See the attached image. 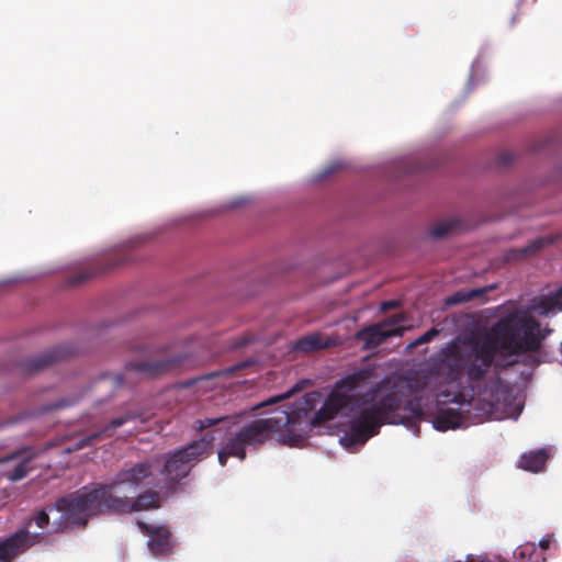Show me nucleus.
Wrapping results in <instances>:
<instances>
[{"instance_id":"nucleus-22","label":"nucleus","mask_w":562,"mask_h":562,"mask_svg":"<svg viewBox=\"0 0 562 562\" xmlns=\"http://www.w3.org/2000/svg\"><path fill=\"white\" fill-rule=\"evenodd\" d=\"M32 524H35L40 529H44L49 524V515L44 509L38 510L31 516L26 526H31Z\"/></svg>"},{"instance_id":"nucleus-21","label":"nucleus","mask_w":562,"mask_h":562,"mask_svg":"<svg viewBox=\"0 0 562 562\" xmlns=\"http://www.w3.org/2000/svg\"><path fill=\"white\" fill-rule=\"evenodd\" d=\"M457 222L454 221H443L436 225H434L430 229V235L435 238H441L453 232Z\"/></svg>"},{"instance_id":"nucleus-3","label":"nucleus","mask_w":562,"mask_h":562,"mask_svg":"<svg viewBox=\"0 0 562 562\" xmlns=\"http://www.w3.org/2000/svg\"><path fill=\"white\" fill-rule=\"evenodd\" d=\"M156 477L150 461L146 460L120 471L112 482L95 484L90 491L77 492L60 497L55 508L61 513L65 521L85 527L91 516L104 514V499L101 494L123 497L136 493L139 488L153 485Z\"/></svg>"},{"instance_id":"nucleus-17","label":"nucleus","mask_w":562,"mask_h":562,"mask_svg":"<svg viewBox=\"0 0 562 562\" xmlns=\"http://www.w3.org/2000/svg\"><path fill=\"white\" fill-rule=\"evenodd\" d=\"M549 243L550 240L547 238L535 239L525 247L508 249L505 252L504 258L507 262L525 259L531 255H535Z\"/></svg>"},{"instance_id":"nucleus-6","label":"nucleus","mask_w":562,"mask_h":562,"mask_svg":"<svg viewBox=\"0 0 562 562\" xmlns=\"http://www.w3.org/2000/svg\"><path fill=\"white\" fill-rule=\"evenodd\" d=\"M144 360L130 361L125 364L123 373L106 375L103 381H110L115 387L122 386L127 382L130 375L138 379H155L170 374L180 370L183 366L182 356H159L153 355Z\"/></svg>"},{"instance_id":"nucleus-23","label":"nucleus","mask_w":562,"mask_h":562,"mask_svg":"<svg viewBox=\"0 0 562 562\" xmlns=\"http://www.w3.org/2000/svg\"><path fill=\"white\" fill-rule=\"evenodd\" d=\"M439 335V330L436 327L430 328L425 334L416 338L414 341H412L407 348L413 349L419 345L427 344L431 341L435 337Z\"/></svg>"},{"instance_id":"nucleus-27","label":"nucleus","mask_w":562,"mask_h":562,"mask_svg":"<svg viewBox=\"0 0 562 562\" xmlns=\"http://www.w3.org/2000/svg\"><path fill=\"white\" fill-rule=\"evenodd\" d=\"M552 538L550 535H546L539 542V546L542 550L549 549L551 544Z\"/></svg>"},{"instance_id":"nucleus-20","label":"nucleus","mask_w":562,"mask_h":562,"mask_svg":"<svg viewBox=\"0 0 562 562\" xmlns=\"http://www.w3.org/2000/svg\"><path fill=\"white\" fill-rule=\"evenodd\" d=\"M231 418L228 416H220V417H206L203 419H198L193 424V428L198 431H203L210 427L226 424Z\"/></svg>"},{"instance_id":"nucleus-1","label":"nucleus","mask_w":562,"mask_h":562,"mask_svg":"<svg viewBox=\"0 0 562 562\" xmlns=\"http://www.w3.org/2000/svg\"><path fill=\"white\" fill-rule=\"evenodd\" d=\"M374 375L373 368H362L337 381L317 411L315 406L321 394L310 392L292 405L274 409L269 417L243 426L231 434L220 449V464L225 467L229 457L245 460L246 448H257L270 438L291 447L297 446L312 427L331 420L340 412L360 411L340 439L346 447L366 443L379 434L383 424H406L411 417L422 419L425 416L422 397L408 398L395 387L374 401L380 392V383H372Z\"/></svg>"},{"instance_id":"nucleus-28","label":"nucleus","mask_w":562,"mask_h":562,"mask_svg":"<svg viewBox=\"0 0 562 562\" xmlns=\"http://www.w3.org/2000/svg\"><path fill=\"white\" fill-rule=\"evenodd\" d=\"M514 160V157L512 154H504L501 156V162L503 165H508Z\"/></svg>"},{"instance_id":"nucleus-12","label":"nucleus","mask_w":562,"mask_h":562,"mask_svg":"<svg viewBox=\"0 0 562 562\" xmlns=\"http://www.w3.org/2000/svg\"><path fill=\"white\" fill-rule=\"evenodd\" d=\"M37 456V452L31 448H23L15 453L11 454L7 458V460L11 459H20V461L14 464L13 469L8 472L7 476L10 481L16 482L24 479L31 470L29 465L30 462Z\"/></svg>"},{"instance_id":"nucleus-8","label":"nucleus","mask_w":562,"mask_h":562,"mask_svg":"<svg viewBox=\"0 0 562 562\" xmlns=\"http://www.w3.org/2000/svg\"><path fill=\"white\" fill-rule=\"evenodd\" d=\"M403 321L404 317L402 315H395L387 322L367 326L357 331L356 339L363 342V349H373L383 344L390 337L402 336L406 328L397 326V324Z\"/></svg>"},{"instance_id":"nucleus-7","label":"nucleus","mask_w":562,"mask_h":562,"mask_svg":"<svg viewBox=\"0 0 562 562\" xmlns=\"http://www.w3.org/2000/svg\"><path fill=\"white\" fill-rule=\"evenodd\" d=\"M103 497V512L104 514H130L134 512L157 509L161 504V496L157 491L147 490L136 498L128 496L111 497L110 495L101 494Z\"/></svg>"},{"instance_id":"nucleus-13","label":"nucleus","mask_w":562,"mask_h":562,"mask_svg":"<svg viewBox=\"0 0 562 562\" xmlns=\"http://www.w3.org/2000/svg\"><path fill=\"white\" fill-rule=\"evenodd\" d=\"M530 311L540 316L562 312V286L554 293L533 299L530 304Z\"/></svg>"},{"instance_id":"nucleus-15","label":"nucleus","mask_w":562,"mask_h":562,"mask_svg":"<svg viewBox=\"0 0 562 562\" xmlns=\"http://www.w3.org/2000/svg\"><path fill=\"white\" fill-rule=\"evenodd\" d=\"M329 339L322 334L313 333L297 339L293 345V350L301 351L303 353L313 352L316 350L325 349L329 347Z\"/></svg>"},{"instance_id":"nucleus-14","label":"nucleus","mask_w":562,"mask_h":562,"mask_svg":"<svg viewBox=\"0 0 562 562\" xmlns=\"http://www.w3.org/2000/svg\"><path fill=\"white\" fill-rule=\"evenodd\" d=\"M135 416L132 413H126L123 416L113 418L104 428L100 431L92 432L85 438H82L77 445V449H81L83 447H88L93 445L97 440L109 438L113 436L116 428L123 426L128 420L133 419Z\"/></svg>"},{"instance_id":"nucleus-30","label":"nucleus","mask_w":562,"mask_h":562,"mask_svg":"<svg viewBox=\"0 0 562 562\" xmlns=\"http://www.w3.org/2000/svg\"><path fill=\"white\" fill-rule=\"evenodd\" d=\"M284 397H286V395L274 397V398L270 400L269 403H276Z\"/></svg>"},{"instance_id":"nucleus-4","label":"nucleus","mask_w":562,"mask_h":562,"mask_svg":"<svg viewBox=\"0 0 562 562\" xmlns=\"http://www.w3.org/2000/svg\"><path fill=\"white\" fill-rule=\"evenodd\" d=\"M457 397V395H453L450 401L457 404L458 407L438 408V413L432 419L434 427L437 430L446 431L467 427L472 417L476 423L487 419H503L508 415L512 396L508 387L496 375L479 392L476 398L473 397L468 403H459Z\"/></svg>"},{"instance_id":"nucleus-2","label":"nucleus","mask_w":562,"mask_h":562,"mask_svg":"<svg viewBox=\"0 0 562 562\" xmlns=\"http://www.w3.org/2000/svg\"><path fill=\"white\" fill-rule=\"evenodd\" d=\"M552 333L542 327L529 310L515 308L492 325L481 342L450 344L440 351L435 369L448 382L467 375L471 384L481 382L492 368L495 357H504L497 366L508 368L518 363L512 357L538 352Z\"/></svg>"},{"instance_id":"nucleus-11","label":"nucleus","mask_w":562,"mask_h":562,"mask_svg":"<svg viewBox=\"0 0 562 562\" xmlns=\"http://www.w3.org/2000/svg\"><path fill=\"white\" fill-rule=\"evenodd\" d=\"M75 353V350L69 345L56 346L35 358L27 360L24 363V371L27 373H34L40 370L46 369L49 366L69 358Z\"/></svg>"},{"instance_id":"nucleus-18","label":"nucleus","mask_w":562,"mask_h":562,"mask_svg":"<svg viewBox=\"0 0 562 562\" xmlns=\"http://www.w3.org/2000/svg\"><path fill=\"white\" fill-rule=\"evenodd\" d=\"M125 261H127V258L125 256L124 257L115 256L113 259H111V261L105 267H103L101 269L92 270V271H86V272H81V273L72 276L69 279V284L70 285L81 284L82 282L89 280L92 277H95V276H98V274H100L102 272H105V271H108L110 269L119 267L120 265L124 263Z\"/></svg>"},{"instance_id":"nucleus-19","label":"nucleus","mask_w":562,"mask_h":562,"mask_svg":"<svg viewBox=\"0 0 562 562\" xmlns=\"http://www.w3.org/2000/svg\"><path fill=\"white\" fill-rule=\"evenodd\" d=\"M486 291H487L486 288H479V289H472V290L465 291V292H463V291L456 292L454 294H452L451 296H449L447 299V304L448 305H457V304L470 302L474 299L481 297L482 295H484L486 293Z\"/></svg>"},{"instance_id":"nucleus-26","label":"nucleus","mask_w":562,"mask_h":562,"mask_svg":"<svg viewBox=\"0 0 562 562\" xmlns=\"http://www.w3.org/2000/svg\"><path fill=\"white\" fill-rule=\"evenodd\" d=\"M341 166L340 164L338 162H334L331 165H329L323 172L322 177H326V176H329L331 173H334L337 169H339Z\"/></svg>"},{"instance_id":"nucleus-16","label":"nucleus","mask_w":562,"mask_h":562,"mask_svg":"<svg viewBox=\"0 0 562 562\" xmlns=\"http://www.w3.org/2000/svg\"><path fill=\"white\" fill-rule=\"evenodd\" d=\"M548 460V453L546 449H538L524 453L518 462V467L522 470L530 472H540L544 469Z\"/></svg>"},{"instance_id":"nucleus-5","label":"nucleus","mask_w":562,"mask_h":562,"mask_svg":"<svg viewBox=\"0 0 562 562\" xmlns=\"http://www.w3.org/2000/svg\"><path fill=\"white\" fill-rule=\"evenodd\" d=\"M214 440L215 437L206 432L200 439L166 456L161 474L169 491H175L196 463L212 454Z\"/></svg>"},{"instance_id":"nucleus-9","label":"nucleus","mask_w":562,"mask_h":562,"mask_svg":"<svg viewBox=\"0 0 562 562\" xmlns=\"http://www.w3.org/2000/svg\"><path fill=\"white\" fill-rule=\"evenodd\" d=\"M43 538L41 533H31L26 528L18 530L0 542V562H11L30 547L40 543Z\"/></svg>"},{"instance_id":"nucleus-10","label":"nucleus","mask_w":562,"mask_h":562,"mask_svg":"<svg viewBox=\"0 0 562 562\" xmlns=\"http://www.w3.org/2000/svg\"><path fill=\"white\" fill-rule=\"evenodd\" d=\"M137 526L149 538L147 546L154 555H165L171 552V532L168 527L164 525H149L142 520L137 521Z\"/></svg>"},{"instance_id":"nucleus-31","label":"nucleus","mask_w":562,"mask_h":562,"mask_svg":"<svg viewBox=\"0 0 562 562\" xmlns=\"http://www.w3.org/2000/svg\"><path fill=\"white\" fill-rule=\"evenodd\" d=\"M515 21H516V15H515V16H513L512 24H515Z\"/></svg>"},{"instance_id":"nucleus-25","label":"nucleus","mask_w":562,"mask_h":562,"mask_svg":"<svg viewBox=\"0 0 562 562\" xmlns=\"http://www.w3.org/2000/svg\"><path fill=\"white\" fill-rule=\"evenodd\" d=\"M252 341V337L250 336H245L243 337L241 339L237 340L236 342H234L233 345V348L237 349V348H241L248 344H250Z\"/></svg>"},{"instance_id":"nucleus-29","label":"nucleus","mask_w":562,"mask_h":562,"mask_svg":"<svg viewBox=\"0 0 562 562\" xmlns=\"http://www.w3.org/2000/svg\"><path fill=\"white\" fill-rule=\"evenodd\" d=\"M396 306H397L396 301H386V302L382 303V310H390V308H394Z\"/></svg>"},{"instance_id":"nucleus-24","label":"nucleus","mask_w":562,"mask_h":562,"mask_svg":"<svg viewBox=\"0 0 562 562\" xmlns=\"http://www.w3.org/2000/svg\"><path fill=\"white\" fill-rule=\"evenodd\" d=\"M72 403L68 400H60L53 404H49L43 408V412L57 411L70 406Z\"/></svg>"}]
</instances>
